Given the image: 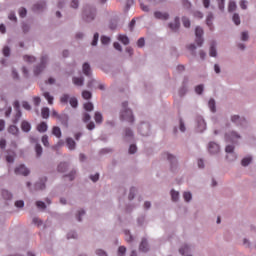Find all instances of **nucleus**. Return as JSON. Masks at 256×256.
<instances>
[{
	"label": "nucleus",
	"instance_id": "f257e3e1",
	"mask_svg": "<svg viewBox=\"0 0 256 256\" xmlns=\"http://www.w3.org/2000/svg\"><path fill=\"white\" fill-rule=\"evenodd\" d=\"M120 121H127L130 125L135 123V116L133 110L129 109V102H122V110L120 111Z\"/></svg>",
	"mask_w": 256,
	"mask_h": 256
},
{
	"label": "nucleus",
	"instance_id": "f03ea898",
	"mask_svg": "<svg viewBox=\"0 0 256 256\" xmlns=\"http://www.w3.org/2000/svg\"><path fill=\"white\" fill-rule=\"evenodd\" d=\"M95 17H97V8L90 4L85 5L82 11L83 21L91 23L92 21H95Z\"/></svg>",
	"mask_w": 256,
	"mask_h": 256
},
{
	"label": "nucleus",
	"instance_id": "7ed1b4c3",
	"mask_svg": "<svg viewBox=\"0 0 256 256\" xmlns=\"http://www.w3.org/2000/svg\"><path fill=\"white\" fill-rule=\"evenodd\" d=\"M230 121L231 123H234L236 127H240L241 129H247L249 127V120L243 116L232 115Z\"/></svg>",
	"mask_w": 256,
	"mask_h": 256
},
{
	"label": "nucleus",
	"instance_id": "20e7f679",
	"mask_svg": "<svg viewBox=\"0 0 256 256\" xmlns=\"http://www.w3.org/2000/svg\"><path fill=\"white\" fill-rule=\"evenodd\" d=\"M224 139L226 143H231L232 145H239L241 134H239L235 130H232L224 135Z\"/></svg>",
	"mask_w": 256,
	"mask_h": 256
},
{
	"label": "nucleus",
	"instance_id": "39448f33",
	"mask_svg": "<svg viewBox=\"0 0 256 256\" xmlns=\"http://www.w3.org/2000/svg\"><path fill=\"white\" fill-rule=\"evenodd\" d=\"M49 61V56L43 55L40 59V64L35 66L34 68V75L35 77L41 75L43 73V70L47 67V62Z\"/></svg>",
	"mask_w": 256,
	"mask_h": 256
},
{
	"label": "nucleus",
	"instance_id": "423d86ee",
	"mask_svg": "<svg viewBox=\"0 0 256 256\" xmlns=\"http://www.w3.org/2000/svg\"><path fill=\"white\" fill-rule=\"evenodd\" d=\"M124 143H133L135 141V133L131 127H125L122 132Z\"/></svg>",
	"mask_w": 256,
	"mask_h": 256
},
{
	"label": "nucleus",
	"instance_id": "0eeeda50",
	"mask_svg": "<svg viewBox=\"0 0 256 256\" xmlns=\"http://www.w3.org/2000/svg\"><path fill=\"white\" fill-rule=\"evenodd\" d=\"M138 133H140L142 137H149V135H151V124H149V122H141L138 126Z\"/></svg>",
	"mask_w": 256,
	"mask_h": 256
},
{
	"label": "nucleus",
	"instance_id": "6e6552de",
	"mask_svg": "<svg viewBox=\"0 0 256 256\" xmlns=\"http://www.w3.org/2000/svg\"><path fill=\"white\" fill-rule=\"evenodd\" d=\"M164 155L166 156V159L170 163L171 171H173V172L177 171V167L179 165V162L177 161V156H175L169 152H166Z\"/></svg>",
	"mask_w": 256,
	"mask_h": 256
},
{
	"label": "nucleus",
	"instance_id": "1a4fd4ad",
	"mask_svg": "<svg viewBox=\"0 0 256 256\" xmlns=\"http://www.w3.org/2000/svg\"><path fill=\"white\" fill-rule=\"evenodd\" d=\"M168 27L172 31V33H178L179 29H181V18L179 16H176L174 18V22L168 23Z\"/></svg>",
	"mask_w": 256,
	"mask_h": 256
},
{
	"label": "nucleus",
	"instance_id": "9d476101",
	"mask_svg": "<svg viewBox=\"0 0 256 256\" xmlns=\"http://www.w3.org/2000/svg\"><path fill=\"white\" fill-rule=\"evenodd\" d=\"M207 129V123L205 122V119L202 118V116L196 117V130L198 133H203Z\"/></svg>",
	"mask_w": 256,
	"mask_h": 256
},
{
	"label": "nucleus",
	"instance_id": "9b49d317",
	"mask_svg": "<svg viewBox=\"0 0 256 256\" xmlns=\"http://www.w3.org/2000/svg\"><path fill=\"white\" fill-rule=\"evenodd\" d=\"M14 173L16 175H23V177H29V175L31 174V170L25 167L24 164H20L18 167L15 168Z\"/></svg>",
	"mask_w": 256,
	"mask_h": 256
},
{
	"label": "nucleus",
	"instance_id": "f8f14e48",
	"mask_svg": "<svg viewBox=\"0 0 256 256\" xmlns=\"http://www.w3.org/2000/svg\"><path fill=\"white\" fill-rule=\"evenodd\" d=\"M235 145L236 144H228L225 147V152L228 153L231 157L229 158V156H226V159H228V161H235V159H237V155H235Z\"/></svg>",
	"mask_w": 256,
	"mask_h": 256
},
{
	"label": "nucleus",
	"instance_id": "ddd939ff",
	"mask_svg": "<svg viewBox=\"0 0 256 256\" xmlns=\"http://www.w3.org/2000/svg\"><path fill=\"white\" fill-rule=\"evenodd\" d=\"M14 109L16 111V115L13 119V123H14V125H17V123H19V121L23 115V113L21 112V104L17 100L14 102Z\"/></svg>",
	"mask_w": 256,
	"mask_h": 256
},
{
	"label": "nucleus",
	"instance_id": "4468645a",
	"mask_svg": "<svg viewBox=\"0 0 256 256\" xmlns=\"http://www.w3.org/2000/svg\"><path fill=\"white\" fill-rule=\"evenodd\" d=\"M193 249H195V247L191 244H183L180 248H179V253L180 255L183 256H193L191 253V251H193Z\"/></svg>",
	"mask_w": 256,
	"mask_h": 256
},
{
	"label": "nucleus",
	"instance_id": "2eb2a0df",
	"mask_svg": "<svg viewBox=\"0 0 256 256\" xmlns=\"http://www.w3.org/2000/svg\"><path fill=\"white\" fill-rule=\"evenodd\" d=\"M47 176H42L39 180L34 184L35 191H43L46 188Z\"/></svg>",
	"mask_w": 256,
	"mask_h": 256
},
{
	"label": "nucleus",
	"instance_id": "dca6fc26",
	"mask_svg": "<svg viewBox=\"0 0 256 256\" xmlns=\"http://www.w3.org/2000/svg\"><path fill=\"white\" fill-rule=\"evenodd\" d=\"M45 9H47V2H45V1L35 3L32 6L33 13H37V14L43 13V11H45Z\"/></svg>",
	"mask_w": 256,
	"mask_h": 256
},
{
	"label": "nucleus",
	"instance_id": "f3484780",
	"mask_svg": "<svg viewBox=\"0 0 256 256\" xmlns=\"http://www.w3.org/2000/svg\"><path fill=\"white\" fill-rule=\"evenodd\" d=\"M60 101L64 104L70 103L71 107H73L74 109H77L79 105V101H77L76 97H72L70 99L69 97H62Z\"/></svg>",
	"mask_w": 256,
	"mask_h": 256
},
{
	"label": "nucleus",
	"instance_id": "a211bd4d",
	"mask_svg": "<svg viewBox=\"0 0 256 256\" xmlns=\"http://www.w3.org/2000/svg\"><path fill=\"white\" fill-rule=\"evenodd\" d=\"M154 17L158 20V21H169V12H162V11H155L154 12Z\"/></svg>",
	"mask_w": 256,
	"mask_h": 256
},
{
	"label": "nucleus",
	"instance_id": "6ab92c4d",
	"mask_svg": "<svg viewBox=\"0 0 256 256\" xmlns=\"http://www.w3.org/2000/svg\"><path fill=\"white\" fill-rule=\"evenodd\" d=\"M1 197L4 201H13V192L9 189L3 188L1 189Z\"/></svg>",
	"mask_w": 256,
	"mask_h": 256
},
{
	"label": "nucleus",
	"instance_id": "aec40b11",
	"mask_svg": "<svg viewBox=\"0 0 256 256\" xmlns=\"http://www.w3.org/2000/svg\"><path fill=\"white\" fill-rule=\"evenodd\" d=\"M58 121H60L61 125L65 127V129L69 128V115L65 113H61L58 116Z\"/></svg>",
	"mask_w": 256,
	"mask_h": 256
},
{
	"label": "nucleus",
	"instance_id": "412c9836",
	"mask_svg": "<svg viewBox=\"0 0 256 256\" xmlns=\"http://www.w3.org/2000/svg\"><path fill=\"white\" fill-rule=\"evenodd\" d=\"M208 151L211 153V155H217L220 151V146L216 142H210L208 144Z\"/></svg>",
	"mask_w": 256,
	"mask_h": 256
},
{
	"label": "nucleus",
	"instance_id": "4be33fe9",
	"mask_svg": "<svg viewBox=\"0 0 256 256\" xmlns=\"http://www.w3.org/2000/svg\"><path fill=\"white\" fill-rule=\"evenodd\" d=\"M139 250L142 251V253H147L149 251V241L147 238H142L139 245Z\"/></svg>",
	"mask_w": 256,
	"mask_h": 256
},
{
	"label": "nucleus",
	"instance_id": "5701e85b",
	"mask_svg": "<svg viewBox=\"0 0 256 256\" xmlns=\"http://www.w3.org/2000/svg\"><path fill=\"white\" fill-rule=\"evenodd\" d=\"M213 19H215L213 12H209L206 17V25L207 27H209L210 31H213V29H215V27L213 26Z\"/></svg>",
	"mask_w": 256,
	"mask_h": 256
},
{
	"label": "nucleus",
	"instance_id": "b1692460",
	"mask_svg": "<svg viewBox=\"0 0 256 256\" xmlns=\"http://www.w3.org/2000/svg\"><path fill=\"white\" fill-rule=\"evenodd\" d=\"M209 55L210 57H217V41L215 40L210 43Z\"/></svg>",
	"mask_w": 256,
	"mask_h": 256
},
{
	"label": "nucleus",
	"instance_id": "393cba45",
	"mask_svg": "<svg viewBox=\"0 0 256 256\" xmlns=\"http://www.w3.org/2000/svg\"><path fill=\"white\" fill-rule=\"evenodd\" d=\"M82 73L86 77H91V64L89 62H84L82 65Z\"/></svg>",
	"mask_w": 256,
	"mask_h": 256
},
{
	"label": "nucleus",
	"instance_id": "a878e982",
	"mask_svg": "<svg viewBox=\"0 0 256 256\" xmlns=\"http://www.w3.org/2000/svg\"><path fill=\"white\" fill-rule=\"evenodd\" d=\"M58 173H67L69 171V163L67 162H60L57 167Z\"/></svg>",
	"mask_w": 256,
	"mask_h": 256
},
{
	"label": "nucleus",
	"instance_id": "bb28decb",
	"mask_svg": "<svg viewBox=\"0 0 256 256\" xmlns=\"http://www.w3.org/2000/svg\"><path fill=\"white\" fill-rule=\"evenodd\" d=\"M66 145L70 151H75V149L77 148V143L71 137L66 139Z\"/></svg>",
	"mask_w": 256,
	"mask_h": 256
},
{
	"label": "nucleus",
	"instance_id": "cd10ccee",
	"mask_svg": "<svg viewBox=\"0 0 256 256\" xmlns=\"http://www.w3.org/2000/svg\"><path fill=\"white\" fill-rule=\"evenodd\" d=\"M253 163V156L248 155L241 160L242 167H249Z\"/></svg>",
	"mask_w": 256,
	"mask_h": 256
},
{
	"label": "nucleus",
	"instance_id": "c85d7f7f",
	"mask_svg": "<svg viewBox=\"0 0 256 256\" xmlns=\"http://www.w3.org/2000/svg\"><path fill=\"white\" fill-rule=\"evenodd\" d=\"M72 81L77 87H83V85H85V78L83 76L73 77Z\"/></svg>",
	"mask_w": 256,
	"mask_h": 256
},
{
	"label": "nucleus",
	"instance_id": "c756f323",
	"mask_svg": "<svg viewBox=\"0 0 256 256\" xmlns=\"http://www.w3.org/2000/svg\"><path fill=\"white\" fill-rule=\"evenodd\" d=\"M86 211L85 209L81 208L79 210H77L76 214H75V218L76 221H78L79 223H81L83 221V216L86 215Z\"/></svg>",
	"mask_w": 256,
	"mask_h": 256
},
{
	"label": "nucleus",
	"instance_id": "7c9ffc66",
	"mask_svg": "<svg viewBox=\"0 0 256 256\" xmlns=\"http://www.w3.org/2000/svg\"><path fill=\"white\" fill-rule=\"evenodd\" d=\"M21 130L24 133H29V131H31V123H29L27 120H23L21 122Z\"/></svg>",
	"mask_w": 256,
	"mask_h": 256
},
{
	"label": "nucleus",
	"instance_id": "2f4dec72",
	"mask_svg": "<svg viewBox=\"0 0 256 256\" xmlns=\"http://www.w3.org/2000/svg\"><path fill=\"white\" fill-rule=\"evenodd\" d=\"M170 196H171L173 203H177L180 199V193H179V191H176L175 189H172L170 191Z\"/></svg>",
	"mask_w": 256,
	"mask_h": 256
},
{
	"label": "nucleus",
	"instance_id": "473e14b6",
	"mask_svg": "<svg viewBox=\"0 0 256 256\" xmlns=\"http://www.w3.org/2000/svg\"><path fill=\"white\" fill-rule=\"evenodd\" d=\"M118 41H120L122 45H129V43H131V41L129 40V36L125 34L118 35Z\"/></svg>",
	"mask_w": 256,
	"mask_h": 256
},
{
	"label": "nucleus",
	"instance_id": "72a5a7b5",
	"mask_svg": "<svg viewBox=\"0 0 256 256\" xmlns=\"http://www.w3.org/2000/svg\"><path fill=\"white\" fill-rule=\"evenodd\" d=\"M47 129H49V126L47 125V122H41L37 126V131L39 133H47Z\"/></svg>",
	"mask_w": 256,
	"mask_h": 256
},
{
	"label": "nucleus",
	"instance_id": "f704fd0d",
	"mask_svg": "<svg viewBox=\"0 0 256 256\" xmlns=\"http://www.w3.org/2000/svg\"><path fill=\"white\" fill-rule=\"evenodd\" d=\"M100 84H101V82H99L95 79H92L88 82L87 87H88V89H98Z\"/></svg>",
	"mask_w": 256,
	"mask_h": 256
},
{
	"label": "nucleus",
	"instance_id": "c9c22d12",
	"mask_svg": "<svg viewBox=\"0 0 256 256\" xmlns=\"http://www.w3.org/2000/svg\"><path fill=\"white\" fill-rule=\"evenodd\" d=\"M8 133L15 136L19 135V127L16 125H10L8 128Z\"/></svg>",
	"mask_w": 256,
	"mask_h": 256
},
{
	"label": "nucleus",
	"instance_id": "e433bc0d",
	"mask_svg": "<svg viewBox=\"0 0 256 256\" xmlns=\"http://www.w3.org/2000/svg\"><path fill=\"white\" fill-rule=\"evenodd\" d=\"M208 106H209L210 111H212V113L217 112V106H216L215 99L211 98L208 102Z\"/></svg>",
	"mask_w": 256,
	"mask_h": 256
},
{
	"label": "nucleus",
	"instance_id": "4c0bfd02",
	"mask_svg": "<svg viewBox=\"0 0 256 256\" xmlns=\"http://www.w3.org/2000/svg\"><path fill=\"white\" fill-rule=\"evenodd\" d=\"M183 199L186 203H191V201L193 200V194L190 191L184 192Z\"/></svg>",
	"mask_w": 256,
	"mask_h": 256
},
{
	"label": "nucleus",
	"instance_id": "58836bf2",
	"mask_svg": "<svg viewBox=\"0 0 256 256\" xmlns=\"http://www.w3.org/2000/svg\"><path fill=\"white\" fill-rule=\"evenodd\" d=\"M35 205L40 211H45V209H47V204L41 200L36 201Z\"/></svg>",
	"mask_w": 256,
	"mask_h": 256
},
{
	"label": "nucleus",
	"instance_id": "ea45409f",
	"mask_svg": "<svg viewBox=\"0 0 256 256\" xmlns=\"http://www.w3.org/2000/svg\"><path fill=\"white\" fill-rule=\"evenodd\" d=\"M52 134L57 137V139H61L62 133H61V128L59 126H54L52 129Z\"/></svg>",
	"mask_w": 256,
	"mask_h": 256
},
{
	"label": "nucleus",
	"instance_id": "a19ab883",
	"mask_svg": "<svg viewBox=\"0 0 256 256\" xmlns=\"http://www.w3.org/2000/svg\"><path fill=\"white\" fill-rule=\"evenodd\" d=\"M75 175H77V170L73 169L70 173L65 174L63 177H68L69 181H75Z\"/></svg>",
	"mask_w": 256,
	"mask_h": 256
},
{
	"label": "nucleus",
	"instance_id": "79ce46f5",
	"mask_svg": "<svg viewBox=\"0 0 256 256\" xmlns=\"http://www.w3.org/2000/svg\"><path fill=\"white\" fill-rule=\"evenodd\" d=\"M195 43L197 47H203V44L205 43V38H203V36H195Z\"/></svg>",
	"mask_w": 256,
	"mask_h": 256
},
{
	"label": "nucleus",
	"instance_id": "37998d69",
	"mask_svg": "<svg viewBox=\"0 0 256 256\" xmlns=\"http://www.w3.org/2000/svg\"><path fill=\"white\" fill-rule=\"evenodd\" d=\"M21 27H22V31H23L24 35H27V33H29V31H31V26L26 22H22Z\"/></svg>",
	"mask_w": 256,
	"mask_h": 256
},
{
	"label": "nucleus",
	"instance_id": "c03bdc74",
	"mask_svg": "<svg viewBox=\"0 0 256 256\" xmlns=\"http://www.w3.org/2000/svg\"><path fill=\"white\" fill-rule=\"evenodd\" d=\"M205 91V85L199 84L195 87V93L196 95H203V92Z\"/></svg>",
	"mask_w": 256,
	"mask_h": 256
},
{
	"label": "nucleus",
	"instance_id": "a18cd8bd",
	"mask_svg": "<svg viewBox=\"0 0 256 256\" xmlns=\"http://www.w3.org/2000/svg\"><path fill=\"white\" fill-rule=\"evenodd\" d=\"M136 194H137V188L131 187L128 195L129 201H133V199H135Z\"/></svg>",
	"mask_w": 256,
	"mask_h": 256
},
{
	"label": "nucleus",
	"instance_id": "49530a36",
	"mask_svg": "<svg viewBox=\"0 0 256 256\" xmlns=\"http://www.w3.org/2000/svg\"><path fill=\"white\" fill-rule=\"evenodd\" d=\"M18 14H19V17H20L21 19H25V17H27V8H25V7H20V8L18 9Z\"/></svg>",
	"mask_w": 256,
	"mask_h": 256
},
{
	"label": "nucleus",
	"instance_id": "de8ad7c7",
	"mask_svg": "<svg viewBox=\"0 0 256 256\" xmlns=\"http://www.w3.org/2000/svg\"><path fill=\"white\" fill-rule=\"evenodd\" d=\"M125 240L127 243H131L133 241V235L130 230H124Z\"/></svg>",
	"mask_w": 256,
	"mask_h": 256
},
{
	"label": "nucleus",
	"instance_id": "09e8293b",
	"mask_svg": "<svg viewBox=\"0 0 256 256\" xmlns=\"http://www.w3.org/2000/svg\"><path fill=\"white\" fill-rule=\"evenodd\" d=\"M35 152H36V157H41V155H43V147L41 146V144L37 143L35 146Z\"/></svg>",
	"mask_w": 256,
	"mask_h": 256
},
{
	"label": "nucleus",
	"instance_id": "8fccbe9b",
	"mask_svg": "<svg viewBox=\"0 0 256 256\" xmlns=\"http://www.w3.org/2000/svg\"><path fill=\"white\" fill-rule=\"evenodd\" d=\"M237 9V2L236 1H230L228 4V12L233 13Z\"/></svg>",
	"mask_w": 256,
	"mask_h": 256
},
{
	"label": "nucleus",
	"instance_id": "3c124183",
	"mask_svg": "<svg viewBox=\"0 0 256 256\" xmlns=\"http://www.w3.org/2000/svg\"><path fill=\"white\" fill-rule=\"evenodd\" d=\"M232 20H233V23H234L236 26L241 25V17L239 16V14L234 13L233 16H232Z\"/></svg>",
	"mask_w": 256,
	"mask_h": 256
},
{
	"label": "nucleus",
	"instance_id": "603ef678",
	"mask_svg": "<svg viewBox=\"0 0 256 256\" xmlns=\"http://www.w3.org/2000/svg\"><path fill=\"white\" fill-rule=\"evenodd\" d=\"M127 255V247L120 246L117 250V256H125Z\"/></svg>",
	"mask_w": 256,
	"mask_h": 256
},
{
	"label": "nucleus",
	"instance_id": "864d4df0",
	"mask_svg": "<svg viewBox=\"0 0 256 256\" xmlns=\"http://www.w3.org/2000/svg\"><path fill=\"white\" fill-rule=\"evenodd\" d=\"M50 110L48 107L42 108L41 116L43 119H49Z\"/></svg>",
	"mask_w": 256,
	"mask_h": 256
},
{
	"label": "nucleus",
	"instance_id": "5fc2aeb1",
	"mask_svg": "<svg viewBox=\"0 0 256 256\" xmlns=\"http://www.w3.org/2000/svg\"><path fill=\"white\" fill-rule=\"evenodd\" d=\"M101 44L102 45H109L111 43V37H108L106 35H102L100 38Z\"/></svg>",
	"mask_w": 256,
	"mask_h": 256
},
{
	"label": "nucleus",
	"instance_id": "6e6d98bb",
	"mask_svg": "<svg viewBox=\"0 0 256 256\" xmlns=\"http://www.w3.org/2000/svg\"><path fill=\"white\" fill-rule=\"evenodd\" d=\"M118 93L120 95H129L130 91H129V87L125 86V87H120L118 88Z\"/></svg>",
	"mask_w": 256,
	"mask_h": 256
},
{
	"label": "nucleus",
	"instance_id": "4d7b16f0",
	"mask_svg": "<svg viewBox=\"0 0 256 256\" xmlns=\"http://www.w3.org/2000/svg\"><path fill=\"white\" fill-rule=\"evenodd\" d=\"M98 43H99V33L96 32L93 35V39H92L91 45H92V47H97Z\"/></svg>",
	"mask_w": 256,
	"mask_h": 256
},
{
	"label": "nucleus",
	"instance_id": "13d9d810",
	"mask_svg": "<svg viewBox=\"0 0 256 256\" xmlns=\"http://www.w3.org/2000/svg\"><path fill=\"white\" fill-rule=\"evenodd\" d=\"M94 119L98 124L103 123V115L101 114V112H95Z\"/></svg>",
	"mask_w": 256,
	"mask_h": 256
},
{
	"label": "nucleus",
	"instance_id": "bf43d9fd",
	"mask_svg": "<svg viewBox=\"0 0 256 256\" xmlns=\"http://www.w3.org/2000/svg\"><path fill=\"white\" fill-rule=\"evenodd\" d=\"M204 33L205 32L203 31V28H201V26H196L195 37H203Z\"/></svg>",
	"mask_w": 256,
	"mask_h": 256
},
{
	"label": "nucleus",
	"instance_id": "052dcab7",
	"mask_svg": "<svg viewBox=\"0 0 256 256\" xmlns=\"http://www.w3.org/2000/svg\"><path fill=\"white\" fill-rule=\"evenodd\" d=\"M2 53L4 57H11V48L9 46H4Z\"/></svg>",
	"mask_w": 256,
	"mask_h": 256
},
{
	"label": "nucleus",
	"instance_id": "680f3d73",
	"mask_svg": "<svg viewBox=\"0 0 256 256\" xmlns=\"http://www.w3.org/2000/svg\"><path fill=\"white\" fill-rule=\"evenodd\" d=\"M182 23L186 29H189L191 27V20L187 18L186 16L182 17Z\"/></svg>",
	"mask_w": 256,
	"mask_h": 256
},
{
	"label": "nucleus",
	"instance_id": "e2e57ef3",
	"mask_svg": "<svg viewBox=\"0 0 256 256\" xmlns=\"http://www.w3.org/2000/svg\"><path fill=\"white\" fill-rule=\"evenodd\" d=\"M129 155H135L137 153V145L136 144H130L128 149Z\"/></svg>",
	"mask_w": 256,
	"mask_h": 256
},
{
	"label": "nucleus",
	"instance_id": "0e129e2a",
	"mask_svg": "<svg viewBox=\"0 0 256 256\" xmlns=\"http://www.w3.org/2000/svg\"><path fill=\"white\" fill-rule=\"evenodd\" d=\"M95 255H97V256H109L107 251H105L101 248H98V249L95 250Z\"/></svg>",
	"mask_w": 256,
	"mask_h": 256
},
{
	"label": "nucleus",
	"instance_id": "69168bd1",
	"mask_svg": "<svg viewBox=\"0 0 256 256\" xmlns=\"http://www.w3.org/2000/svg\"><path fill=\"white\" fill-rule=\"evenodd\" d=\"M24 60H26L27 63H35V61H37V58L31 55H24Z\"/></svg>",
	"mask_w": 256,
	"mask_h": 256
},
{
	"label": "nucleus",
	"instance_id": "338daca9",
	"mask_svg": "<svg viewBox=\"0 0 256 256\" xmlns=\"http://www.w3.org/2000/svg\"><path fill=\"white\" fill-rule=\"evenodd\" d=\"M137 47H139V49H143V47H145V38L141 37L137 40Z\"/></svg>",
	"mask_w": 256,
	"mask_h": 256
},
{
	"label": "nucleus",
	"instance_id": "774afa93",
	"mask_svg": "<svg viewBox=\"0 0 256 256\" xmlns=\"http://www.w3.org/2000/svg\"><path fill=\"white\" fill-rule=\"evenodd\" d=\"M181 1L184 9H188V10L191 9L192 4L189 0H181Z\"/></svg>",
	"mask_w": 256,
	"mask_h": 256
}]
</instances>
